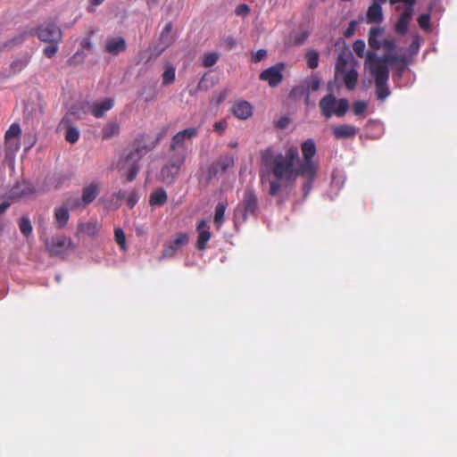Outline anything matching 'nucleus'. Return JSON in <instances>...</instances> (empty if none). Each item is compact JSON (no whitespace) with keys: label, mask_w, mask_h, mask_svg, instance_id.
<instances>
[{"label":"nucleus","mask_w":457,"mask_h":457,"mask_svg":"<svg viewBox=\"0 0 457 457\" xmlns=\"http://www.w3.org/2000/svg\"><path fill=\"white\" fill-rule=\"evenodd\" d=\"M301 152L302 159L298 147L294 145L286 147L284 153L276 151L273 146L260 151V180L262 184L269 183L270 196L278 195L283 187L294 185L298 178L303 179V197L309 195L320 169L319 162L313 159L317 152L314 140L303 141Z\"/></svg>","instance_id":"nucleus-1"},{"label":"nucleus","mask_w":457,"mask_h":457,"mask_svg":"<svg viewBox=\"0 0 457 457\" xmlns=\"http://www.w3.org/2000/svg\"><path fill=\"white\" fill-rule=\"evenodd\" d=\"M34 32L40 41L48 43V46L43 49L44 55L47 58H53L59 50V45L62 39V31L61 28L52 21H45L36 29L24 31L23 33L14 37L6 44V46H13L21 45L25 41L29 35H33Z\"/></svg>","instance_id":"nucleus-2"},{"label":"nucleus","mask_w":457,"mask_h":457,"mask_svg":"<svg viewBox=\"0 0 457 457\" xmlns=\"http://www.w3.org/2000/svg\"><path fill=\"white\" fill-rule=\"evenodd\" d=\"M162 137V135L159 134L149 145H137L126 155L119 170H123V175L126 176L127 181L130 182L136 179L139 171L138 162L147 152L154 149L159 144Z\"/></svg>","instance_id":"nucleus-3"},{"label":"nucleus","mask_w":457,"mask_h":457,"mask_svg":"<svg viewBox=\"0 0 457 457\" xmlns=\"http://www.w3.org/2000/svg\"><path fill=\"white\" fill-rule=\"evenodd\" d=\"M367 61H373L378 65H382L384 67L395 65L398 76L402 77L403 71H405L407 65L410 62V57L407 53H385L382 56H378L374 51H368L366 53Z\"/></svg>","instance_id":"nucleus-4"},{"label":"nucleus","mask_w":457,"mask_h":457,"mask_svg":"<svg viewBox=\"0 0 457 457\" xmlns=\"http://www.w3.org/2000/svg\"><path fill=\"white\" fill-rule=\"evenodd\" d=\"M365 65L374 79L377 98L380 101H384L390 95L387 85L390 73L389 69L382 65H378L373 61L366 60Z\"/></svg>","instance_id":"nucleus-5"},{"label":"nucleus","mask_w":457,"mask_h":457,"mask_svg":"<svg viewBox=\"0 0 457 457\" xmlns=\"http://www.w3.org/2000/svg\"><path fill=\"white\" fill-rule=\"evenodd\" d=\"M187 159V154L182 152L173 153L167 163L160 171V179L166 185H172L178 178L181 167Z\"/></svg>","instance_id":"nucleus-6"},{"label":"nucleus","mask_w":457,"mask_h":457,"mask_svg":"<svg viewBox=\"0 0 457 457\" xmlns=\"http://www.w3.org/2000/svg\"><path fill=\"white\" fill-rule=\"evenodd\" d=\"M319 105L321 114L327 119L330 118L334 114L338 117H343L349 108L347 99H337V97L332 94H328L323 96L320 99Z\"/></svg>","instance_id":"nucleus-7"},{"label":"nucleus","mask_w":457,"mask_h":457,"mask_svg":"<svg viewBox=\"0 0 457 457\" xmlns=\"http://www.w3.org/2000/svg\"><path fill=\"white\" fill-rule=\"evenodd\" d=\"M384 33V29L381 27H373L370 29L368 43L369 46L374 50L383 48L385 53L395 52L397 50L396 40L393 37H388L382 41L379 38Z\"/></svg>","instance_id":"nucleus-8"},{"label":"nucleus","mask_w":457,"mask_h":457,"mask_svg":"<svg viewBox=\"0 0 457 457\" xmlns=\"http://www.w3.org/2000/svg\"><path fill=\"white\" fill-rule=\"evenodd\" d=\"M46 248L50 255L60 256L74 248V245L72 240L65 236H55L46 241Z\"/></svg>","instance_id":"nucleus-9"},{"label":"nucleus","mask_w":457,"mask_h":457,"mask_svg":"<svg viewBox=\"0 0 457 457\" xmlns=\"http://www.w3.org/2000/svg\"><path fill=\"white\" fill-rule=\"evenodd\" d=\"M285 67L284 62H278L263 70L260 73L259 79L262 81H266L270 87H276L283 81V71Z\"/></svg>","instance_id":"nucleus-10"},{"label":"nucleus","mask_w":457,"mask_h":457,"mask_svg":"<svg viewBox=\"0 0 457 457\" xmlns=\"http://www.w3.org/2000/svg\"><path fill=\"white\" fill-rule=\"evenodd\" d=\"M244 210L243 218L245 220L247 216H256L259 210L258 197L252 187H246L244 191L242 200Z\"/></svg>","instance_id":"nucleus-11"},{"label":"nucleus","mask_w":457,"mask_h":457,"mask_svg":"<svg viewBox=\"0 0 457 457\" xmlns=\"http://www.w3.org/2000/svg\"><path fill=\"white\" fill-rule=\"evenodd\" d=\"M197 135V129L187 128L175 134L170 142V150L174 153L182 152L187 154L186 141L190 140Z\"/></svg>","instance_id":"nucleus-12"},{"label":"nucleus","mask_w":457,"mask_h":457,"mask_svg":"<svg viewBox=\"0 0 457 457\" xmlns=\"http://www.w3.org/2000/svg\"><path fill=\"white\" fill-rule=\"evenodd\" d=\"M189 242V236L186 232H179L176 235V237L164 245L162 257V258H171L173 257L176 253L182 248L183 246L187 245Z\"/></svg>","instance_id":"nucleus-13"},{"label":"nucleus","mask_w":457,"mask_h":457,"mask_svg":"<svg viewBox=\"0 0 457 457\" xmlns=\"http://www.w3.org/2000/svg\"><path fill=\"white\" fill-rule=\"evenodd\" d=\"M234 162L235 159L231 154H225L220 156L210 166L208 170L209 179L224 173L228 168L234 166Z\"/></svg>","instance_id":"nucleus-14"},{"label":"nucleus","mask_w":457,"mask_h":457,"mask_svg":"<svg viewBox=\"0 0 457 457\" xmlns=\"http://www.w3.org/2000/svg\"><path fill=\"white\" fill-rule=\"evenodd\" d=\"M172 29L173 26L171 22H168L162 29L159 37V43L154 49L157 55H160L175 42L176 38L172 33Z\"/></svg>","instance_id":"nucleus-15"},{"label":"nucleus","mask_w":457,"mask_h":457,"mask_svg":"<svg viewBox=\"0 0 457 457\" xmlns=\"http://www.w3.org/2000/svg\"><path fill=\"white\" fill-rule=\"evenodd\" d=\"M114 105L113 98H105L100 102L88 103V111L96 118H102L106 112L111 110Z\"/></svg>","instance_id":"nucleus-16"},{"label":"nucleus","mask_w":457,"mask_h":457,"mask_svg":"<svg viewBox=\"0 0 457 457\" xmlns=\"http://www.w3.org/2000/svg\"><path fill=\"white\" fill-rule=\"evenodd\" d=\"M359 131V129L353 125L342 124L332 128V133L336 139L353 138Z\"/></svg>","instance_id":"nucleus-17"},{"label":"nucleus","mask_w":457,"mask_h":457,"mask_svg":"<svg viewBox=\"0 0 457 457\" xmlns=\"http://www.w3.org/2000/svg\"><path fill=\"white\" fill-rule=\"evenodd\" d=\"M253 112V105L245 100H241L234 104L232 113L239 120H247L252 117Z\"/></svg>","instance_id":"nucleus-18"},{"label":"nucleus","mask_w":457,"mask_h":457,"mask_svg":"<svg viewBox=\"0 0 457 457\" xmlns=\"http://www.w3.org/2000/svg\"><path fill=\"white\" fill-rule=\"evenodd\" d=\"M198 237L196 242V248L203 251L206 248L208 241L211 239V232L205 220L199 221L197 225Z\"/></svg>","instance_id":"nucleus-19"},{"label":"nucleus","mask_w":457,"mask_h":457,"mask_svg":"<svg viewBox=\"0 0 457 457\" xmlns=\"http://www.w3.org/2000/svg\"><path fill=\"white\" fill-rule=\"evenodd\" d=\"M126 48L127 44L122 37H110L105 41V51L112 55H118Z\"/></svg>","instance_id":"nucleus-20"},{"label":"nucleus","mask_w":457,"mask_h":457,"mask_svg":"<svg viewBox=\"0 0 457 457\" xmlns=\"http://www.w3.org/2000/svg\"><path fill=\"white\" fill-rule=\"evenodd\" d=\"M413 12L412 7H406L400 14L395 25V31L399 35H404L407 32L409 23L411 20Z\"/></svg>","instance_id":"nucleus-21"},{"label":"nucleus","mask_w":457,"mask_h":457,"mask_svg":"<svg viewBox=\"0 0 457 457\" xmlns=\"http://www.w3.org/2000/svg\"><path fill=\"white\" fill-rule=\"evenodd\" d=\"M101 187L99 183L92 182L82 189L81 201L84 205L91 204L99 195Z\"/></svg>","instance_id":"nucleus-22"},{"label":"nucleus","mask_w":457,"mask_h":457,"mask_svg":"<svg viewBox=\"0 0 457 457\" xmlns=\"http://www.w3.org/2000/svg\"><path fill=\"white\" fill-rule=\"evenodd\" d=\"M54 219L56 222V228L61 229L63 228L69 221L70 212L67 205H62L54 209Z\"/></svg>","instance_id":"nucleus-23"},{"label":"nucleus","mask_w":457,"mask_h":457,"mask_svg":"<svg viewBox=\"0 0 457 457\" xmlns=\"http://www.w3.org/2000/svg\"><path fill=\"white\" fill-rule=\"evenodd\" d=\"M353 59V54L349 50L342 51L337 58L335 70L336 74L345 73L346 71V67L350 60Z\"/></svg>","instance_id":"nucleus-24"},{"label":"nucleus","mask_w":457,"mask_h":457,"mask_svg":"<svg viewBox=\"0 0 457 457\" xmlns=\"http://www.w3.org/2000/svg\"><path fill=\"white\" fill-rule=\"evenodd\" d=\"M368 23H380L383 20L381 5L378 3H372L366 14Z\"/></svg>","instance_id":"nucleus-25"},{"label":"nucleus","mask_w":457,"mask_h":457,"mask_svg":"<svg viewBox=\"0 0 457 457\" xmlns=\"http://www.w3.org/2000/svg\"><path fill=\"white\" fill-rule=\"evenodd\" d=\"M168 200L167 193L163 188H158L150 195L151 206H162Z\"/></svg>","instance_id":"nucleus-26"},{"label":"nucleus","mask_w":457,"mask_h":457,"mask_svg":"<svg viewBox=\"0 0 457 457\" xmlns=\"http://www.w3.org/2000/svg\"><path fill=\"white\" fill-rule=\"evenodd\" d=\"M228 207L227 202H220L215 207V213L213 218L214 225L216 226L217 229H220L222 226L225 219V211Z\"/></svg>","instance_id":"nucleus-27"},{"label":"nucleus","mask_w":457,"mask_h":457,"mask_svg":"<svg viewBox=\"0 0 457 457\" xmlns=\"http://www.w3.org/2000/svg\"><path fill=\"white\" fill-rule=\"evenodd\" d=\"M120 131V127L115 121L107 122L102 129V138L103 139H110L114 136L118 135Z\"/></svg>","instance_id":"nucleus-28"},{"label":"nucleus","mask_w":457,"mask_h":457,"mask_svg":"<svg viewBox=\"0 0 457 457\" xmlns=\"http://www.w3.org/2000/svg\"><path fill=\"white\" fill-rule=\"evenodd\" d=\"M344 76V82L348 90H353L355 88L357 81H358V72L354 69H351L348 71H345Z\"/></svg>","instance_id":"nucleus-29"},{"label":"nucleus","mask_w":457,"mask_h":457,"mask_svg":"<svg viewBox=\"0 0 457 457\" xmlns=\"http://www.w3.org/2000/svg\"><path fill=\"white\" fill-rule=\"evenodd\" d=\"M29 59L30 58L29 56H24L23 58L14 60L10 64L9 75H14V74L21 71L23 69H25V67L29 62Z\"/></svg>","instance_id":"nucleus-30"},{"label":"nucleus","mask_w":457,"mask_h":457,"mask_svg":"<svg viewBox=\"0 0 457 457\" xmlns=\"http://www.w3.org/2000/svg\"><path fill=\"white\" fill-rule=\"evenodd\" d=\"M87 105H88V102L75 104L71 107L70 114L74 116L76 119H82L83 116L86 115L89 112Z\"/></svg>","instance_id":"nucleus-31"},{"label":"nucleus","mask_w":457,"mask_h":457,"mask_svg":"<svg viewBox=\"0 0 457 457\" xmlns=\"http://www.w3.org/2000/svg\"><path fill=\"white\" fill-rule=\"evenodd\" d=\"M79 229L83 234L94 236L100 229V225L96 221L81 223L79 225Z\"/></svg>","instance_id":"nucleus-32"},{"label":"nucleus","mask_w":457,"mask_h":457,"mask_svg":"<svg viewBox=\"0 0 457 457\" xmlns=\"http://www.w3.org/2000/svg\"><path fill=\"white\" fill-rule=\"evenodd\" d=\"M175 74H176L175 67L171 64H167L165 66V70L162 75V84L164 86L172 84L175 80Z\"/></svg>","instance_id":"nucleus-33"},{"label":"nucleus","mask_w":457,"mask_h":457,"mask_svg":"<svg viewBox=\"0 0 457 457\" xmlns=\"http://www.w3.org/2000/svg\"><path fill=\"white\" fill-rule=\"evenodd\" d=\"M304 58H305L307 66L310 69L313 70L319 66L320 54H319L318 51H316L314 49L309 50L305 54Z\"/></svg>","instance_id":"nucleus-34"},{"label":"nucleus","mask_w":457,"mask_h":457,"mask_svg":"<svg viewBox=\"0 0 457 457\" xmlns=\"http://www.w3.org/2000/svg\"><path fill=\"white\" fill-rule=\"evenodd\" d=\"M306 93L317 91L320 87V79L316 74H312L304 80Z\"/></svg>","instance_id":"nucleus-35"},{"label":"nucleus","mask_w":457,"mask_h":457,"mask_svg":"<svg viewBox=\"0 0 457 457\" xmlns=\"http://www.w3.org/2000/svg\"><path fill=\"white\" fill-rule=\"evenodd\" d=\"M139 96H144V100L146 103L152 102L155 100L157 96V92L155 88L153 86L145 85L144 86L141 90L138 92Z\"/></svg>","instance_id":"nucleus-36"},{"label":"nucleus","mask_w":457,"mask_h":457,"mask_svg":"<svg viewBox=\"0 0 457 457\" xmlns=\"http://www.w3.org/2000/svg\"><path fill=\"white\" fill-rule=\"evenodd\" d=\"M19 228L24 237H29L33 230L30 220L25 216L21 217L19 220Z\"/></svg>","instance_id":"nucleus-37"},{"label":"nucleus","mask_w":457,"mask_h":457,"mask_svg":"<svg viewBox=\"0 0 457 457\" xmlns=\"http://www.w3.org/2000/svg\"><path fill=\"white\" fill-rule=\"evenodd\" d=\"M21 133V127L18 123H12L4 135V141H9V139L19 140Z\"/></svg>","instance_id":"nucleus-38"},{"label":"nucleus","mask_w":457,"mask_h":457,"mask_svg":"<svg viewBox=\"0 0 457 457\" xmlns=\"http://www.w3.org/2000/svg\"><path fill=\"white\" fill-rule=\"evenodd\" d=\"M115 242L120 247L121 250H127L126 236L122 228H116L114 229Z\"/></svg>","instance_id":"nucleus-39"},{"label":"nucleus","mask_w":457,"mask_h":457,"mask_svg":"<svg viewBox=\"0 0 457 457\" xmlns=\"http://www.w3.org/2000/svg\"><path fill=\"white\" fill-rule=\"evenodd\" d=\"M79 138V131L76 127L67 126L65 140L71 144L76 143Z\"/></svg>","instance_id":"nucleus-40"},{"label":"nucleus","mask_w":457,"mask_h":457,"mask_svg":"<svg viewBox=\"0 0 457 457\" xmlns=\"http://www.w3.org/2000/svg\"><path fill=\"white\" fill-rule=\"evenodd\" d=\"M365 42L361 39H358L354 41L353 45V49L356 55L360 58H362L365 55Z\"/></svg>","instance_id":"nucleus-41"},{"label":"nucleus","mask_w":457,"mask_h":457,"mask_svg":"<svg viewBox=\"0 0 457 457\" xmlns=\"http://www.w3.org/2000/svg\"><path fill=\"white\" fill-rule=\"evenodd\" d=\"M219 59V54L216 53H208L204 54L203 65L204 67L213 66Z\"/></svg>","instance_id":"nucleus-42"},{"label":"nucleus","mask_w":457,"mask_h":457,"mask_svg":"<svg viewBox=\"0 0 457 457\" xmlns=\"http://www.w3.org/2000/svg\"><path fill=\"white\" fill-rule=\"evenodd\" d=\"M6 154H13L20 149V141L14 139H9L4 141Z\"/></svg>","instance_id":"nucleus-43"},{"label":"nucleus","mask_w":457,"mask_h":457,"mask_svg":"<svg viewBox=\"0 0 457 457\" xmlns=\"http://www.w3.org/2000/svg\"><path fill=\"white\" fill-rule=\"evenodd\" d=\"M304 95H306V97L308 99L309 94L306 93V89H305L304 86L294 87L290 91V96L293 98H300Z\"/></svg>","instance_id":"nucleus-44"},{"label":"nucleus","mask_w":457,"mask_h":457,"mask_svg":"<svg viewBox=\"0 0 457 457\" xmlns=\"http://www.w3.org/2000/svg\"><path fill=\"white\" fill-rule=\"evenodd\" d=\"M419 26L424 29L428 30L430 29V16L428 13H422L418 18Z\"/></svg>","instance_id":"nucleus-45"},{"label":"nucleus","mask_w":457,"mask_h":457,"mask_svg":"<svg viewBox=\"0 0 457 457\" xmlns=\"http://www.w3.org/2000/svg\"><path fill=\"white\" fill-rule=\"evenodd\" d=\"M420 46V36L416 35L413 41L411 43V45L408 48L409 54L410 55L417 54L419 53Z\"/></svg>","instance_id":"nucleus-46"},{"label":"nucleus","mask_w":457,"mask_h":457,"mask_svg":"<svg viewBox=\"0 0 457 457\" xmlns=\"http://www.w3.org/2000/svg\"><path fill=\"white\" fill-rule=\"evenodd\" d=\"M353 112L355 115H360L363 113L367 108V104L363 101L354 102L353 104Z\"/></svg>","instance_id":"nucleus-47"},{"label":"nucleus","mask_w":457,"mask_h":457,"mask_svg":"<svg viewBox=\"0 0 457 457\" xmlns=\"http://www.w3.org/2000/svg\"><path fill=\"white\" fill-rule=\"evenodd\" d=\"M139 196L137 193L133 190L129 193L128 198H127V204L129 208H133L136 204L138 202Z\"/></svg>","instance_id":"nucleus-48"},{"label":"nucleus","mask_w":457,"mask_h":457,"mask_svg":"<svg viewBox=\"0 0 457 457\" xmlns=\"http://www.w3.org/2000/svg\"><path fill=\"white\" fill-rule=\"evenodd\" d=\"M267 56V51L265 49H259L257 52L252 54V61L253 62H259Z\"/></svg>","instance_id":"nucleus-49"},{"label":"nucleus","mask_w":457,"mask_h":457,"mask_svg":"<svg viewBox=\"0 0 457 457\" xmlns=\"http://www.w3.org/2000/svg\"><path fill=\"white\" fill-rule=\"evenodd\" d=\"M308 37H309L308 31H302V32L298 33L294 38L295 45L300 46V45L303 44L305 42V40L308 38Z\"/></svg>","instance_id":"nucleus-50"},{"label":"nucleus","mask_w":457,"mask_h":457,"mask_svg":"<svg viewBox=\"0 0 457 457\" xmlns=\"http://www.w3.org/2000/svg\"><path fill=\"white\" fill-rule=\"evenodd\" d=\"M250 12V8L247 4H239L235 11V13L237 16H246Z\"/></svg>","instance_id":"nucleus-51"},{"label":"nucleus","mask_w":457,"mask_h":457,"mask_svg":"<svg viewBox=\"0 0 457 457\" xmlns=\"http://www.w3.org/2000/svg\"><path fill=\"white\" fill-rule=\"evenodd\" d=\"M81 202L82 201L78 197H74V198L71 197L66 200V203L63 205H67L68 209L69 208L75 209L80 205Z\"/></svg>","instance_id":"nucleus-52"},{"label":"nucleus","mask_w":457,"mask_h":457,"mask_svg":"<svg viewBox=\"0 0 457 457\" xmlns=\"http://www.w3.org/2000/svg\"><path fill=\"white\" fill-rule=\"evenodd\" d=\"M222 45L226 50L229 51L236 46V40L232 37L223 38Z\"/></svg>","instance_id":"nucleus-53"},{"label":"nucleus","mask_w":457,"mask_h":457,"mask_svg":"<svg viewBox=\"0 0 457 457\" xmlns=\"http://www.w3.org/2000/svg\"><path fill=\"white\" fill-rule=\"evenodd\" d=\"M104 0H88V6L87 7V10L88 12H93L95 11V8L101 4H103Z\"/></svg>","instance_id":"nucleus-54"},{"label":"nucleus","mask_w":457,"mask_h":457,"mask_svg":"<svg viewBox=\"0 0 457 457\" xmlns=\"http://www.w3.org/2000/svg\"><path fill=\"white\" fill-rule=\"evenodd\" d=\"M225 129H226V124H225V122H222V121H217L213 125L214 131H216L219 134H222L224 132Z\"/></svg>","instance_id":"nucleus-55"},{"label":"nucleus","mask_w":457,"mask_h":457,"mask_svg":"<svg viewBox=\"0 0 457 457\" xmlns=\"http://www.w3.org/2000/svg\"><path fill=\"white\" fill-rule=\"evenodd\" d=\"M113 197H116L117 201L120 202L126 197V193H125V191L120 190L117 193L113 194ZM120 205V203H117L114 205V207L118 208Z\"/></svg>","instance_id":"nucleus-56"},{"label":"nucleus","mask_w":457,"mask_h":457,"mask_svg":"<svg viewBox=\"0 0 457 457\" xmlns=\"http://www.w3.org/2000/svg\"><path fill=\"white\" fill-rule=\"evenodd\" d=\"M355 26H356V21H352L349 24V27L347 28V29L345 32V37H350L353 35V33L355 29Z\"/></svg>","instance_id":"nucleus-57"},{"label":"nucleus","mask_w":457,"mask_h":457,"mask_svg":"<svg viewBox=\"0 0 457 457\" xmlns=\"http://www.w3.org/2000/svg\"><path fill=\"white\" fill-rule=\"evenodd\" d=\"M289 123V120L287 117L280 118L277 122V127L279 129H285Z\"/></svg>","instance_id":"nucleus-58"},{"label":"nucleus","mask_w":457,"mask_h":457,"mask_svg":"<svg viewBox=\"0 0 457 457\" xmlns=\"http://www.w3.org/2000/svg\"><path fill=\"white\" fill-rule=\"evenodd\" d=\"M389 2L392 4L403 2V3H405V4H409L408 7H412L413 4L415 3V0H389Z\"/></svg>","instance_id":"nucleus-59"},{"label":"nucleus","mask_w":457,"mask_h":457,"mask_svg":"<svg viewBox=\"0 0 457 457\" xmlns=\"http://www.w3.org/2000/svg\"><path fill=\"white\" fill-rule=\"evenodd\" d=\"M81 46L85 49H91L92 44L89 38H84L81 43Z\"/></svg>","instance_id":"nucleus-60"},{"label":"nucleus","mask_w":457,"mask_h":457,"mask_svg":"<svg viewBox=\"0 0 457 457\" xmlns=\"http://www.w3.org/2000/svg\"><path fill=\"white\" fill-rule=\"evenodd\" d=\"M10 207V203L9 202H3L2 204H0V215L2 213H4L8 208Z\"/></svg>","instance_id":"nucleus-61"},{"label":"nucleus","mask_w":457,"mask_h":457,"mask_svg":"<svg viewBox=\"0 0 457 457\" xmlns=\"http://www.w3.org/2000/svg\"><path fill=\"white\" fill-rule=\"evenodd\" d=\"M386 0H373V3H378V4L381 5L382 4H385Z\"/></svg>","instance_id":"nucleus-62"},{"label":"nucleus","mask_w":457,"mask_h":457,"mask_svg":"<svg viewBox=\"0 0 457 457\" xmlns=\"http://www.w3.org/2000/svg\"><path fill=\"white\" fill-rule=\"evenodd\" d=\"M237 142H233V143H230V144H229V146H230V147H237Z\"/></svg>","instance_id":"nucleus-63"},{"label":"nucleus","mask_w":457,"mask_h":457,"mask_svg":"<svg viewBox=\"0 0 457 457\" xmlns=\"http://www.w3.org/2000/svg\"><path fill=\"white\" fill-rule=\"evenodd\" d=\"M142 230L140 228H137V235H141L142 234Z\"/></svg>","instance_id":"nucleus-64"}]
</instances>
